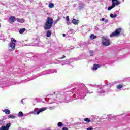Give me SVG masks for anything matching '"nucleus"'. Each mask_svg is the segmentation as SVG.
<instances>
[{"label":"nucleus","mask_w":130,"mask_h":130,"mask_svg":"<svg viewBox=\"0 0 130 130\" xmlns=\"http://www.w3.org/2000/svg\"><path fill=\"white\" fill-rule=\"evenodd\" d=\"M16 21L17 22H19V23H24V22H25V19L22 18H17Z\"/></svg>","instance_id":"9b49d317"},{"label":"nucleus","mask_w":130,"mask_h":130,"mask_svg":"<svg viewBox=\"0 0 130 130\" xmlns=\"http://www.w3.org/2000/svg\"><path fill=\"white\" fill-rule=\"evenodd\" d=\"M102 44L105 46H109V45H110V40H109L108 38L103 37Z\"/></svg>","instance_id":"20e7f679"},{"label":"nucleus","mask_w":130,"mask_h":130,"mask_svg":"<svg viewBox=\"0 0 130 130\" xmlns=\"http://www.w3.org/2000/svg\"><path fill=\"white\" fill-rule=\"evenodd\" d=\"M49 8H53L54 7V4L53 3H50L48 5Z\"/></svg>","instance_id":"4be33fe9"},{"label":"nucleus","mask_w":130,"mask_h":130,"mask_svg":"<svg viewBox=\"0 0 130 130\" xmlns=\"http://www.w3.org/2000/svg\"><path fill=\"white\" fill-rule=\"evenodd\" d=\"M34 112H36V111H34Z\"/></svg>","instance_id":"72a5a7b5"},{"label":"nucleus","mask_w":130,"mask_h":130,"mask_svg":"<svg viewBox=\"0 0 130 130\" xmlns=\"http://www.w3.org/2000/svg\"><path fill=\"white\" fill-rule=\"evenodd\" d=\"M90 56H93V55H94V53L92 51L90 52Z\"/></svg>","instance_id":"5701e85b"},{"label":"nucleus","mask_w":130,"mask_h":130,"mask_svg":"<svg viewBox=\"0 0 130 130\" xmlns=\"http://www.w3.org/2000/svg\"><path fill=\"white\" fill-rule=\"evenodd\" d=\"M62 125H63V124H62V122H59L58 123V127H61V126H62Z\"/></svg>","instance_id":"412c9836"},{"label":"nucleus","mask_w":130,"mask_h":130,"mask_svg":"<svg viewBox=\"0 0 130 130\" xmlns=\"http://www.w3.org/2000/svg\"><path fill=\"white\" fill-rule=\"evenodd\" d=\"M45 110H46V107H44V108H42L40 109L38 111H37V115H38V114H39V113H40V112H42V111H45Z\"/></svg>","instance_id":"6e6552de"},{"label":"nucleus","mask_w":130,"mask_h":130,"mask_svg":"<svg viewBox=\"0 0 130 130\" xmlns=\"http://www.w3.org/2000/svg\"><path fill=\"white\" fill-rule=\"evenodd\" d=\"M123 87H125V85H123V83L117 85V89H121Z\"/></svg>","instance_id":"f8f14e48"},{"label":"nucleus","mask_w":130,"mask_h":130,"mask_svg":"<svg viewBox=\"0 0 130 130\" xmlns=\"http://www.w3.org/2000/svg\"><path fill=\"white\" fill-rule=\"evenodd\" d=\"M53 24V19L51 17H48L46 22L44 25V30H49L51 29Z\"/></svg>","instance_id":"f257e3e1"},{"label":"nucleus","mask_w":130,"mask_h":130,"mask_svg":"<svg viewBox=\"0 0 130 130\" xmlns=\"http://www.w3.org/2000/svg\"><path fill=\"white\" fill-rule=\"evenodd\" d=\"M67 24H68V25H70V24H71V23H70V22H67Z\"/></svg>","instance_id":"2f4dec72"},{"label":"nucleus","mask_w":130,"mask_h":130,"mask_svg":"<svg viewBox=\"0 0 130 130\" xmlns=\"http://www.w3.org/2000/svg\"><path fill=\"white\" fill-rule=\"evenodd\" d=\"M59 20V19H57L55 21V22H54V24H56V23H57V22H58V21Z\"/></svg>","instance_id":"bb28decb"},{"label":"nucleus","mask_w":130,"mask_h":130,"mask_svg":"<svg viewBox=\"0 0 130 130\" xmlns=\"http://www.w3.org/2000/svg\"><path fill=\"white\" fill-rule=\"evenodd\" d=\"M3 112H5L6 114H10L11 113V111L8 109H6L4 110L3 111Z\"/></svg>","instance_id":"2eb2a0df"},{"label":"nucleus","mask_w":130,"mask_h":130,"mask_svg":"<svg viewBox=\"0 0 130 130\" xmlns=\"http://www.w3.org/2000/svg\"><path fill=\"white\" fill-rule=\"evenodd\" d=\"M25 31H26V28H22L19 31V32L20 33V34H23V33H24Z\"/></svg>","instance_id":"dca6fc26"},{"label":"nucleus","mask_w":130,"mask_h":130,"mask_svg":"<svg viewBox=\"0 0 130 130\" xmlns=\"http://www.w3.org/2000/svg\"><path fill=\"white\" fill-rule=\"evenodd\" d=\"M101 21H102L103 22V21H105V19L102 18V19H101Z\"/></svg>","instance_id":"c756f323"},{"label":"nucleus","mask_w":130,"mask_h":130,"mask_svg":"<svg viewBox=\"0 0 130 130\" xmlns=\"http://www.w3.org/2000/svg\"><path fill=\"white\" fill-rule=\"evenodd\" d=\"M109 118H110V119H111V118H112V115H109Z\"/></svg>","instance_id":"c85d7f7f"},{"label":"nucleus","mask_w":130,"mask_h":130,"mask_svg":"<svg viewBox=\"0 0 130 130\" xmlns=\"http://www.w3.org/2000/svg\"><path fill=\"white\" fill-rule=\"evenodd\" d=\"M110 16L111 18H116V17H117V14H113L112 13H111Z\"/></svg>","instance_id":"f3484780"},{"label":"nucleus","mask_w":130,"mask_h":130,"mask_svg":"<svg viewBox=\"0 0 130 130\" xmlns=\"http://www.w3.org/2000/svg\"><path fill=\"white\" fill-rule=\"evenodd\" d=\"M62 35H63V37H66V34H63Z\"/></svg>","instance_id":"7c9ffc66"},{"label":"nucleus","mask_w":130,"mask_h":130,"mask_svg":"<svg viewBox=\"0 0 130 130\" xmlns=\"http://www.w3.org/2000/svg\"><path fill=\"white\" fill-rule=\"evenodd\" d=\"M72 23L74 24V25H78L80 23V21L73 19L72 20Z\"/></svg>","instance_id":"9d476101"},{"label":"nucleus","mask_w":130,"mask_h":130,"mask_svg":"<svg viewBox=\"0 0 130 130\" xmlns=\"http://www.w3.org/2000/svg\"><path fill=\"white\" fill-rule=\"evenodd\" d=\"M63 58H66V56L63 55L62 57L59 58V59H63Z\"/></svg>","instance_id":"393cba45"},{"label":"nucleus","mask_w":130,"mask_h":130,"mask_svg":"<svg viewBox=\"0 0 130 130\" xmlns=\"http://www.w3.org/2000/svg\"><path fill=\"white\" fill-rule=\"evenodd\" d=\"M84 121H86V122H91V120L88 118H85L84 119Z\"/></svg>","instance_id":"a211bd4d"},{"label":"nucleus","mask_w":130,"mask_h":130,"mask_svg":"<svg viewBox=\"0 0 130 130\" xmlns=\"http://www.w3.org/2000/svg\"><path fill=\"white\" fill-rule=\"evenodd\" d=\"M2 27V25H1V23H0V28Z\"/></svg>","instance_id":"473e14b6"},{"label":"nucleus","mask_w":130,"mask_h":130,"mask_svg":"<svg viewBox=\"0 0 130 130\" xmlns=\"http://www.w3.org/2000/svg\"><path fill=\"white\" fill-rule=\"evenodd\" d=\"M121 28H117L115 31L110 35V37H114V36H118L121 33Z\"/></svg>","instance_id":"39448f33"},{"label":"nucleus","mask_w":130,"mask_h":130,"mask_svg":"<svg viewBox=\"0 0 130 130\" xmlns=\"http://www.w3.org/2000/svg\"><path fill=\"white\" fill-rule=\"evenodd\" d=\"M16 42H17V40H15L14 38H11V42L9 46L10 50H11L12 51L15 50L16 49Z\"/></svg>","instance_id":"f03ea898"},{"label":"nucleus","mask_w":130,"mask_h":130,"mask_svg":"<svg viewBox=\"0 0 130 130\" xmlns=\"http://www.w3.org/2000/svg\"><path fill=\"white\" fill-rule=\"evenodd\" d=\"M17 21V19H16V17L15 16H10L9 17V23L10 24H13L14 22Z\"/></svg>","instance_id":"0eeeda50"},{"label":"nucleus","mask_w":130,"mask_h":130,"mask_svg":"<svg viewBox=\"0 0 130 130\" xmlns=\"http://www.w3.org/2000/svg\"><path fill=\"white\" fill-rule=\"evenodd\" d=\"M87 130H93V128L92 127H89L87 128Z\"/></svg>","instance_id":"cd10ccee"},{"label":"nucleus","mask_w":130,"mask_h":130,"mask_svg":"<svg viewBox=\"0 0 130 130\" xmlns=\"http://www.w3.org/2000/svg\"><path fill=\"white\" fill-rule=\"evenodd\" d=\"M66 21H67V22H69V21H70V18L69 17V16H66Z\"/></svg>","instance_id":"b1692460"},{"label":"nucleus","mask_w":130,"mask_h":130,"mask_svg":"<svg viewBox=\"0 0 130 130\" xmlns=\"http://www.w3.org/2000/svg\"><path fill=\"white\" fill-rule=\"evenodd\" d=\"M112 5L108 8V11H110L112 9H113L115 6H118L120 3L118 0H112Z\"/></svg>","instance_id":"7ed1b4c3"},{"label":"nucleus","mask_w":130,"mask_h":130,"mask_svg":"<svg viewBox=\"0 0 130 130\" xmlns=\"http://www.w3.org/2000/svg\"><path fill=\"white\" fill-rule=\"evenodd\" d=\"M11 127V123H7L6 126H2L0 128V130H9Z\"/></svg>","instance_id":"423d86ee"},{"label":"nucleus","mask_w":130,"mask_h":130,"mask_svg":"<svg viewBox=\"0 0 130 130\" xmlns=\"http://www.w3.org/2000/svg\"><path fill=\"white\" fill-rule=\"evenodd\" d=\"M8 118H11L12 119H14V118H16V116L14 115H9Z\"/></svg>","instance_id":"aec40b11"},{"label":"nucleus","mask_w":130,"mask_h":130,"mask_svg":"<svg viewBox=\"0 0 130 130\" xmlns=\"http://www.w3.org/2000/svg\"><path fill=\"white\" fill-rule=\"evenodd\" d=\"M23 116L24 114L22 112V111H20L18 113V116H19V117H22Z\"/></svg>","instance_id":"6ab92c4d"},{"label":"nucleus","mask_w":130,"mask_h":130,"mask_svg":"<svg viewBox=\"0 0 130 130\" xmlns=\"http://www.w3.org/2000/svg\"><path fill=\"white\" fill-rule=\"evenodd\" d=\"M62 130H69V128H68V127H63L62 128Z\"/></svg>","instance_id":"a878e982"},{"label":"nucleus","mask_w":130,"mask_h":130,"mask_svg":"<svg viewBox=\"0 0 130 130\" xmlns=\"http://www.w3.org/2000/svg\"><path fill=\"white\" fill-rule=\"evenodd\" d=\"M90 38L92 40L96 39V38H97V36H95L93 34H91L90 36Z\"/></svg>","instance_id":"4468645a"},{"label":"nucleus","mask_w":130,"mask_h":130,"mask_svg":"<svg viewBox=\"0 0 130 130\" xmlns=\"http://www.w3.org/2000/svg\"><path fill=\"white\" fill-rule=\"evenodd\" d=\"M47 37H50L51 36V30H47L46 32Z\"/></svg>","instance_id":"ddd939ff"},{"label":"nucleus","mask_w":130,"mask_h":130,"mask_svg":"<svg viewBox=\"0 0 130 130\" xmlns=\"http://www.w3.org/2000/svg\"><path fill=\"white\" fill-rule=\"evenodd\" d=\"M100 67V65H99L98 64H94L92 68V70H93V71H96V70H98V68Z\"/></svg>","instance_id":"1a4fd4ad"}]
</instances>
